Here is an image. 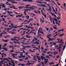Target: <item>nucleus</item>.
I'll return each instance as SVG.
<instances>
[{"mask_svg":"<svg viewBox=\"0 0 66 66\" xmlns=\"http://www.w3.org/2000/svg\"><path fill=\"white\" fill-rule=\"evenodd\" d=\"M47 37L49 38V40H51V41H52V40L51 39V38H49L50 37V36H49V35H47Z\"/></svg>","mask_w":66,"mask_h":66,"instance_id":"1","label":"nucleus"},{"mask_svg":"<svg viewBox=\"0 0 66 66\" xmlns=\"http://www.w3.org/2000/svg\"><path fill=\"white\" fill-rule=\"evenodd\" d=\"M39 6H40V7H42V6H45V7H46V5L43 4H40Z\"/></svg>","mask_w":66,"mask_h":66,"instance_id":"2","label":"nucleus"},{"mask_svg":"<svg viewBox=\"0 0 66 66\" xmlns=\"http://www.w3.org/2000/svg\"><path fill=\"white\" fill-rule=\"evenodd\" d=\"M45 57H43V56H41V59H42V61H43V60H44V59H45Z\"/></svg>","mask_w":66,"mask_h":66,"instance_id":"3","label":"nucleus"},{"mask_svg":"<svg viewBox=\"0 0 66 66\" xmlns=\"http://www.w3.org/2000/svg\"><path fill=\"white\" fill-rule=\"evenodd\" d=\"M33 44H37V45H39V43L37 41H36L35 43H33Z\"/></svg>","mask_w":66,"mask_h":66,"instance_id":"4","label":"nucleus"},{"mask_svg":"<svg viewBox=\"0 0 66 66\" xmlns=\"http://www.w3.org/2000/svg\"><path fill=\"white\" fill-rule=\"evenodd\" d=\"M52 9L53 10V11L54 12L55 14H56V15H57V13H56V12L55 11V10H54V8H53V7H52Z\"/></svg>","mask_w":66,"mask_h":66,"instance_id":"5","label":"nucleus"},{"mask_svg":"<svg viewBox=\"0 0 66 66\" xmlns=\"http://www.w3.org/2000/svg\"><path fill=\"white\" fill-rule=\"evenodd\" d=\"M2 40H3V41L4 42H5V43H7V42L9 41V40L8 39L6 40H4L3 39H2Z\"/></svg>","mask_w":66,"mask_h":66,"instance_id":"6","label":"nucleus"},{"mask_svg":"<svg viewBox=\"0 0 66 66\" xmlns=\"http://www.w3.org/2000/svg\"><path fill=\"white\" fill-rule=\"evenodd\" d=\"M49 18H50V20L51 21V23H52V17H51V16H49Z\"/></svg>","mask_w":66,"mask_h":66,"instance_id":"7","label":"nucleus"},{"mask_svg":"<svg viewBox=\"0 0 66 66\" xmlns=\"http://www.w3.org/2000/svg\"><path fill=\"white\" fill-rule=\"evenodd\" d=\"M54 55H55V54H57V52L56 51H54Z\"/></svg>","mask_w":66,"mask_h":66,"instance_id":"8","label":"nucleus"},{"mask_svg":"<svg viewBox=\"0 0 66 66\" xmlns=\"http://www.w3.org/2000/svg\"><path fill=\"white\" fill-rule=\"evenodd\" d=\"M40 21L41 22H42V23H43V22H44V20H40Z\"/></svg>","mask_w":66,"mask_h":66,"instance_id":"9","label":"nucleus"},{"mask_svg":"<svg viewBox=\"0 0 66 66\" xmlns=\"http://www.w3.org/2000/svg\"><path fill=\"white\" fill-rule=\"evenodd\" d=\"M4 50H5L6 51H7V49L5 47V48H4Z\"/></svg>","mask_w":66,"mask_h":66,"instance_id":"10","label":"nucleus"},{"mask_svg":"<svg viewBox=\"0 0 66 66\" xmlns=\"http://www.w3.org/2000/svg\"><path fill=\"white\" fill-rule=\"evenodd\" d=\"M64 34H61V35H59V36H60V37H62V36H63V35H64Z\"/></svg>","mask_w":66,"mask_h":66,"instance_id":"11","label":"nucleus"},{"mask_svg":"<svg viewBox=\"0 0 66 66\" xmlns=\"http://www.w3.org/2000/svg\"><path fill=\"white\" fill-rule=\"evenodd\" d=\"M28 2H33V1L32 0H28Z\"/></svg>","mask_w":66,"mask_h":66,"instance_id":"12","label":"nucleus"},{"mask_svg":"<svg viewBox=\"0 0 66 66\" xmlns=\"http://www.w3.org/2000/svg\"><path fill=\"white\" fill-rule=\"evenodd\" d=\"M3 60H4V61H5V60L7 61V60H8V59H7L5 58L3 59Z\"/></svg>","mask_w":66,"mask_h":66,"instance_id":"13","label":"nucleus"},{"mask_svg":"<svg viewBox=\"0 0 66 66\" xmlns=\"http://www.w3.org/2000/svg\"><path fill=\"white\" fill-rule=\"evenodd\" d=\"M28 17L27 18H26L27 19H29V16H26V18H27V17Z\"/></svg>","mask_w":66,"mask_h":66,"instance_id":"14","label":"nucleus"},{"mask_svg":"<svg viewBox=\"0 0 66 66\" xmlns=\"http://www.w3.org/2000/svg\"><path fill=\"white\" fill-rule=\"evenodd\" d=\"M13 46L10 45L9 46V48H13Z\"/></svg>","mask_w":66,"mask_h":66,"instance_id":"15","label":"nucleus"},{"mask_svg":"<svg viewBox=\"0 0 66 66\" xmlns=\"http://www.w3.org/2000/svg\"><path fill=\"white\" fill-rule=\"evenodd\" d=\"M28 64H30V65H32V64H34V63H30L29 62L27 63Z\"/></svg>","mask_w":66,"mask_h":66,"instance_id":"16","label":"nucleus"},{"mask_svg":"<svg viewBox=\"0 0 66 66\" xmlns=\"http://www.w3.org/2000/svg\"><path fill=\"white\" fill-rule=\"evenodd\" d=\"M18 60L20 62H21V61H23V60L22 59H19Z\"/></svg>","mask_w":66,"mask_h":66,"instance_id":"17","label":"nucleus"},{"mask_svg":"<svg viewBox=\"0 0 66 66\" xmlns=\"http://www.w3.org/2000/svg\"><path fill=\"white\" fill-rule=\"evenodd\" d=\"M25 60H28V57H27L24 59Z\"/></svg>","mask_w":66,"mask_h":66,"instance_id":"18","label":"nucleus"},{"mask_svg":"<svg viewBox=\"0 0 66 66\" xmlns=\"http://www.w3.org/2000/svg\"><path fill=\"white\" fill-rule=\"evenodd\" d=\"M11 63H12V64H13V66H15V63L14 62H11Z\"/></svg>","mask_w":66,"mask_h":66,"instance_id":"19","label":"nucleus"},{"mask_svg":"<svg viewBox=\"0 0 66 66\" xmlns=\"http://www.w3.org/2000/svg\"><path fill=\"white\" fill-rule=\"evenodd\" d=\"M12 3V4H14V3H16V4H17V3H18L17 2H11Z\"/></svg>","mask_w":66,"mask_h":66,"instance_id":"20","label":"nucleus"},{"mask_svg":"<svg viewBox=\"0 0 66 66\" xmlns=\"http://www.w3.org/2000/svg\"><path fill=\"white\" fill-rule=\"evenodd\" d=\"M18 65H24V64H18Z\"/></svg>","mask_w":66,"mask_h":66,"instance_id":"21","label":"nucleus"},{"mask_svg":"<svg viewBox=\"0 0 66 66\" xmlns=\"http://www.w3.org/2000/svg\"><path fill=\"white\" fill-rule=\"evenodd\" d=\"M61 48H62V47H61V46H60L59 48H57V49H61Z\"/></svg>","mask_w":66,"mask_h":66,"instance_id":"22","label":"nucleus"},{"mask_svg":"<svg viewBox=\"0 0 66 66\" xmlns=\"http://www.w3.org/2000/svg\"><path fill=\"white\" fill-rule=\"evenodd\" d=\"M19 9H22V8H23V7H19Z\"/></svg>","mask_w":66,"mask_h":66,"instance_id":"23","label":"nucleus"},{"mask_svg":"<svg viewBox=\"0 0 66 66\" xmlns=\"http://www.w3.org/2000/svg\"><path fill=\"white\" fill-rule=\"evenodd\" d=\"M49 9H50V10L49 11H51V10H52V9H51V8L50 7H49Z\"/></svg>","mask_w":66,"mask_h":66,"instance_id":"24","label":"nucleus"},{"mask_svg":"<svg viewBox=\"0 0 66 66\" xmlns=\"http://www.w3.org/2000/svg\"><path fill=\"white\" fill-rule=\"evenodd\" d=\"M35 38V40L36 41V40H37V39H38L37 38H36L35 37H34V39Z\"/></svg>","mask_w":66,"mask_h":66,"instance_id":"25","label":"nucleus"},{"mask_svg":"<svg viewBox=\"0 0 66 66\" xmlns=\"http://www.w3.org/2000/svg\"><path fill=\"white\" fill-rule=\"evenodd\" d=\"M10 40H12V41H14L15 40H14V39H13V38H11V39Z\"/></svg>","mask_w":66,"mask_h":66,"instance_id":"26","label":"nucleus"},{"mask_svg":"<svg viewBox=\"0 0 66 66\" xmlns=\"http://www.w3.org/2000/svg\"><path fill=\"white\" fill-rule=\"evenodd\" d=\"M23 1H24L25 2H27V1H28V0H23L22 1V2H23Z\"/></svg>","mask_w":66,"mask_h":66,"instance_id":"27","label":"nucleus"},{"mask_svg":"<svg viewBox=\"0 0 66 66\" xmlns=\"http://www.w3.org/2000/svg\"><path fill=\"white\" fill-rule=\"evenodd\" d=\"M65 47H66V45H65L63 47V51H64V49H65Z\"/></svg>","mask_w":66,"mask_h":66,"instance_id":"28","label":"nucleus"},{"mask_svg":"<svg viewBox=\"0 0 66 66\" xmlns=\"http://www.w3.org/2000/svg\"><path fill=\"white\" fill-rule=\"evenodd\" d=\"M54 20L55 21H57V22H59V21H57V19H54Z\"/></svg>","mask_w":66,"mask_h":66,"instance_id":"29","label":"nucleus"},{"mask_svg":"<svg viewBox=\"0 0 66 66\" xmlns=\"http://www.w3.org/2000/svg\"><path fill=\"white\" fill-rule=\"evenodd\" d=\"M10 52H11V53H13L14 52V51L13 50H11L10 51Z\"/></svg>","mask_w":66,"mask_h":66,"instance_id":"30","label":"nucleus"},{"mask_svg":"<svg viewBox=\"0 0 66 66\" xmlns=\"http://www.w3.org/2000/svg\"><path fill=\"white\" fill-rule=\"evenodd\" d=\"M13 42L14 43V44H18V42H17L15 41H13Z\"/></svg>","mask_w":66,"mask_h":66,"instance_id":"31","label":"nucleus"},{"mask_svg":"<svg viewBox=\"0 0 66 66\" xmlns=\"http://www.w3.org/2000/svg\"><path fill=\"white\" fill-rule=\"evenodd\" d=\"M37 59H38V61H40V57H39V58L38 57L37 58Z\"/></svg>","mask_w":66,"mask_h":66,"instance_id":"32","label":"nucleus"},{"mask_svg":"<svg viewBox=\"0 0 66 66\" xmlns=\"http://www.w3.org/2000/svg\"><path fill=\"white\" fill-rule=\"evenodd\" d=\"M45 1H49L50 2H51L50 1V0H45Z\"/></svg>","mask_w":66,"mask_h":66,"instance_id":"33","label":"nucleus"},{"mask_svg":"<svg viewBox=\"0 0 66 66\" xmlns=\"http://www.w3.org/2000/svg\"><path fill=\"white\" fill-rule=\"evenodd\" d=\"M43 16H44V17H45V18H46V15L45 14V15H44V14L43 13L42 14Z\"/></svg>","mask_w":66,"mask_h":66,"instance_id":"34","label":"nucleus"},{"mask_svg":"<svg viewBox=\"0 0 66 66\" xmlns=\"http://www.w3.org/2000/svg\"><path fill=\"white\" fill-rule=\"evenodd\" d=\"M12 56H13V57H14V56H15V54H14V53H12Z\"/></svg>","mask_w":66,"mask_h":66,"instance_id":"35","label":"nucleus"},{"mask_svg":"<svg viewBox=\"0 0 66 66\" xmlns=\"http://www.w3.org/2000/svg\"><path fill=\"white\" fill-rule=\"evenodd\" d=\"M30 33H32V34H33V33H34V32H33V31H31V32H30Z\"/></svg>","mask_w":66,"mask_h":66,"instance_id":"36","label":"nucleus"},{"mask_svg":"<svg viewBox=\"0 0 66 66\" xmlns=\"http://www.w3.org/2000/svg\"><path fill=\"white\" fill-rule=\"evenodd\" d=\"M47 62H48V61H44V63L45 64H46V63H47Z\"/></svg>","mask_w":66,"mask_h":66,"instance_id":"37","label":"nucleus"},{"mask_svg":"<svg viewBox=\"0 0 66 66\" xmlns=\"http://www.w3.org/2000/svg\"><path fill=\"white\" fill-rule=\"evenodd\" d=\"M7 34V33H6V32H3V33H1V34Z\"/></svg>","mask_w":66,"mask_h":66,"instance_id":"38","label":"nucleus"},{"mask_svg":"<svg viewBox=\"0 0 66 66\" xmlns=\"http://www.w3.org/2000/svg\"><path fill=\"white\" fill-rule=\"evenodd\" d=\"M1 55H2V58H3V57H4V56H3L4 55H3V54H1Z\"/></svg>","mask_w":66,"mask_h":66,"instance_id":"39","label":"nucleus"},{"mask_svg":"<svg viewBox=\"0 0 66 66\" xmlns=\"http://www.w3.org/2000/svg\"><path fill=\"white\" fill-rule=\"evenodd\" d=\"M17 28H18V27H16L14 26V28H14V29H16Z\"/></svg>","mask_w":66,"mask_h":66,"instance_id":"40","label":"nucleus"},{"mask_svg":"<svg viewBox=\"0 0 66 66\" xmlns=\"http://www.w3.org/2000/svg\"><path fill=\"white\" fill-rule=\"evenodd\" d=\"M28 8H29V9H30L31 7H27L26 8V9H28Z\"/></svg>","mask_w":66,"mask_h":66,"instance_id":"41","label":"nucleus"},{"mask_svg":"<svg viewBox=\"0 0 66 66\" xmlns=\"http://www.w3.org/2000/svg\"><path fill=\"white\" fill-rule=\"evenodd\" d=\"M40 31V28L39 29L38 31V34H39V31Z\"/></svg>","mask_w":66,"mask_h":66,"instance_id":"42","label":"nucleus"},{"mask_svg":"<svg viewBox=\"0 0 66 66\" xmlns=\"http://www.w3.org/2000/svg\"><path fill=\"white\" fill-rule=\"evenodd\" d=\"M10 44L11 45H12V44H13V43L12 42H10Z\"/></svg>","mask_w":66,"mask_h":66,"instance_id":"43","label":"nucleus"},{"mask_svg":"<svg viewBox=\"0 0 66 66\" xmlns=\"http://www.w3.org/2000/svg\"><path fill=\"white\" fill-rule=\"evenodd\" d=\"M42 55H43V56H45V55L44 53H42Z\"/></svg>","mask_w":66,"mask_h":66,"instance_id":"44","label":"nucleus"},{"mask_svg":"<svg viewBox=\"0 0 66 66\" xmlns=\"http://www.w3.org/2000/svg\"><path fill=\"white\" fill-rule=\"evenodd\" d=\"M12 7H14V8L15 7L12 6L10 8V9H11V8H12Z\"/></svg>","mask_w":66,"mask_h":66,"instance_id":"45","label":"nucleus"},{"mask_svg":"<svg viewBox=\"0 0 66 66\" xmlns=\"http://www.w3.org/2000/svg\"><path fill=\"white\" fill-rule=\"evenodd\" d=\"M55 10L56 12H57V9L56 8H55Z\"/></svg>","mask_w":66,"mask_h":66,"instance_id":"46","label":"nucleus"},{"mask_svg":"<svg viewBox=\"0 0 66 66\" xmlns=\"http://www.w3.org/2000/svg\"><path fill=\"white\" fill-rule=\"evenodd\" d=\"M53 44H54V46H55V45H56V43H53Z\"/></svg>","mask_w":66,"mask_h":66,"instance_id":"47","label":"nucleus"},{"mask_svg":"<svg viewBox=\"0 0 66 66\" xmlns=\"http://www.w3.org/2000/svg\"><path fill=\"white\" fill-rule=\"evenodd\" d=\"M2 19H3V21H5V19L3 18Z\"/></svg>","mask_w":66,"mask_h":66,"instance_id":"48","label":"nucleus"},{"mask_svg":"<svg viewBox=\"0 0 66 66\" xmlns=\"http://www.w3.org/2000/svg\"><path fill=\"white\" fill-rule=\"evenodd\" d=\"M7 1L8 2H11V1H12L11 0H7Z\"/></svg>","mask_w":66,"mask_h":66,"instance_id":"49","label":"nucleus"},{"mask_svg":"<svg viewBox=\"0 0 66 66\" xmlns=\"http://www.w3.org/2000/svg\"><path fill=\"white\" fill-rule=\"evenodd\" d=\"M50 29H51V30H53V28H52V27H50Z\"/></svg>","mask_w":66,"mask_h":66,"instance_id":"50","label":"nucleus"},{"mask_svg":"<svg viewBox=\"0 0 66 66\" xmlns=\"http://www.w3.org/2000/svg\"><path fill=\"white\" fill-rule=\"evenodd\" d=\"M10 14H9L8 15H9V16H13V15H11V14H10Z\"/></svg>","mask_w":66,"mask_h":66,"instance_id":"51","label":"nucleus"},{"mask_svg":"<svg viewBox=\"0 0 66 66\" xmlns=\"http://www.w3.org/2000/svg\"><path fill=\"white\" fill-rule=\"evenodd\" d=\"M51 14L53 16L54 15V13H51Z\"/></svg>","mask_w":66,"mask_h":66,"instance_id":"52","label":"nucleus"},{"mask_svg":"<svg viewBox=\"0 0 66 66\" xmlns=\"http://www.w3.org/2000/svg\"><path fill=\"white\" fill-rule=\"evenodd\" d=\"M53 28L54 29H57V28H56V27H53Z\"/></svg>","mask_w":66,"mask_h":66,"instance_id":"53","label":"nucleus"},{"mask_svg":"<svg viewBox=\"0 0 66 66\" xmlns=\"http://www.w3.org/2000/svg\"><path fill=\"white\" fill-rule=\"evenodd\" d=\"M44 60L45 61H48V59H46L45 58L44 59Z\"/></svg>","mask_w":66,"mask_h":66,"instance_id":"54","label":"nucleus"},{"mask_svg":"<svg viewBox=\"0 0 66 66\" xmlns=\"http://www.w3.org/2000/svg\"><path fill=\"white\" fill-rule=\"evenodd\" d=\"M25 10L26 11H27V12H28V9H27L26 10Z\"/></svg>","mask_w":66,"mask_h":66,"instance_id":"55","label":"nucleus"},{"mask_svg":"<svg viewBox=\"0 0 66 66\" xmlns=\"http://www.w3.org/2000/svg\"><path fill=\"white\" fill-rule=\"evenodd\" d=\"M30 6V5H26V6H27V7L28 6Z\"/></svg>","mask_w":66,"mask_h":66,"instance_id":"56","label":"nucleus"},{"mask_svg":"<svg viewBox=\"0 0 66 66\" xmlns=\"http://www.w3.org/2000/svg\"><path fill=\"white\" fill-rule=\"evenodd\" d=\"M39 14H40V12L39 11H38L37 12Z\"/></svg>","mask_w":66,"mask_h":66,"instance_id":"57","label":"nucleus"},{"mask_svg":"<svg viewBox=\"0 0 66 66\" xmlns=\"http://www.w3.org/2000/svg\"><path fill=\"white\" fill-rule=\"evenodd\" d=\"M57 3L58 4V5H61V4H59V2H57Z\"/></svg>","mask_w":66,"mask_h":66,"instance_id":"58","label":"nucleus"},{"mask_svg":"<svg viewBox=\"0 0 66 66\" xmlns=\"http://www.w3.org/2000/svg\"><path fill=\"white\" fill-rule=\"evenodd\" d=\"M24 21V22H28V20H26L25 21Z\"/></svg>","mask_w":66,"mask_h":66,"instance_id":"59","label":"nucleus"},{"mask_svg":"<svg viewBox=\"0 0 66 66\" xmlns=\"http://www.w3.org/2000/svg\"><path fill=\"white\" fill-rule=\"evenodd\" d=\"M15 7H14L13 8V9L14 10H18V8H15Z\"/></svg>","mask_w":66,"mask_h":66,"instance_id":"60","label":"nucleus"},{"mask_svg":"<svg viewBox=\"0 0 66 66\" xmlns=\"http://www.w3.org/2000/svg\"><path fill=\"white\" fill-rule=\"evenodd\" d=\"M59 47V46L58 45H56V46H55V48H56L57 47Z\"/></svg>","mask_w":66,"mask_h":66,"instance_id":"61","label":"nucleus"},{"mask_svg":"<svg viewBox=\"0 0 66 66\" xmlns=\"http://www.w3.org/2000/svg\"><path fill=\"white\" fill-rule=\"evenodd\" d=\"M40 33H41V34H43V33H44V32H42V31H40Z\"/></svg>","mask_w":66,"mask_h":66,"instance_id":"62","label":"nucleus"},{"mask_svg":"<svg viewBox=\"0 0 66 66\" xmlns=\"http://www.w3.org/2000/svg\"><path fill=\"white\" fill-rule=\"evenodd\" d=\"M30 29H34V28H33V27H30Z\"/></svg>","mask_w":66,"mask_h":66,"instance_id":"63","label":"nucleus"},{"mask_svg":"<svg viewBox=\"0 0 66 66\" xmlns=\"http://www.w3.org/2000/svg\"><path fill=\"white\" fill-rule=\"evenodd\" d=\"M59 63H58L57 64L56 66H59Z\"/></svg>","mask_w":66,"mask_h":66,"instance_id":"64","label":"nucleus"}]
</instances>
